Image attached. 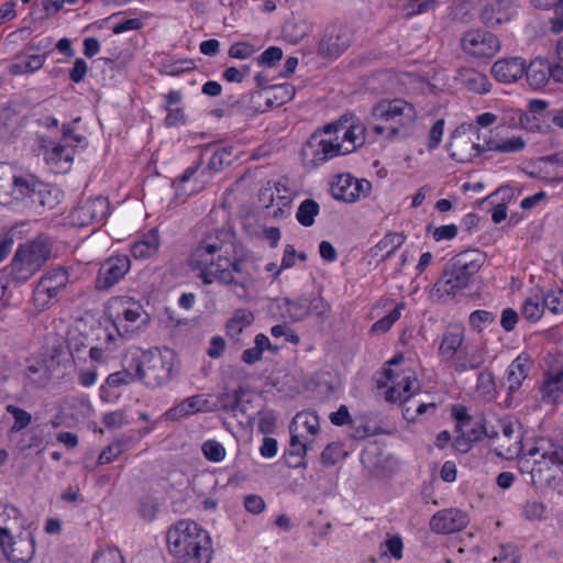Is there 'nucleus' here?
Instances as JSON below:
<instances>
[{"label":"nucleus","instance_id":"nucleus-4","mask_svg":"<svg viewBox=\"0 0 563 563\" xmlns=\"http://www.w3.org/2000/svg\"><path fill=\"white\" fill-rule=\"evenodd\" d=\"M402 360V355L394 356L384 365L382 376L377 378V387L385 388V399L389 402L407 404L420 390L416 372L401 367Z\"/></svg>","mask_w":563,"mask_h":563},{"label":"nucleus","instance_id":"nucleus-27","mask_svg":"<svg viewBox=\"0 0 563 563\" xmlns=\"http://www.w3.org/2000/svg\"><path fill=\"white\" fill-rule=\"evenodd\" d=\"M526 71V60L521 57L501 58L492 66L494 78L504 84L519 80Z\"/></svg>","mask_w":563,"mask_h":563},{"label":"nucleus","instance_id":"nucleus-12","mask_svg":"<svg viewBox=\"0 0 563 563\" xmlns=\"http://www.w3.org/2000/svg\"><path fill=\"white\" fill-rule=\"evenodd\" d=\"M501 432L493 430L496 454L507 460L520 456L523 453L522 437L518 423L504 420L500 421Z\"/></svg>","mask_w":563,"mask_h":563},{"label":"nucleus","instance_id":"nucleus-50","mask_svg":"<svg viewBox=\"0 0 563 563\" xmlns=\"http://www.w3.org/2000/svg\"><path fill=\"white\" fill-rule=\"evenodd\" d=\"M404 542L399 534H387V538L379 545V551L383 556H391L395 560L402 558Z\"/></svg>","mask_w":563,"mask_h":563},{"label":"nucleus","instance_id":"nucleus-29","mask_svg":"<svg viewBox=\"0 0 563 563\" xmlns=\"http://www.w3.org/2000/svg\"><path fill=\"white\" fill-rule=\"evenodd\" d=\"M320 423L319 417L311 411H302L298 412L290 426L289 432L294 434V438L297 439H306L314 441L316 435L319 433Z\"/></svg>","mask_w":563,"mask_h":563},{"label":"nucleus","instance_id":"nucleus-8","mask_svg":"<svg viewBox=\"0 0 563 563\" xmlns=\"http://www.w3.org/2000/svg\"><path fill=\"white\" fill-rule=\"evenodd\" d=\"M523 455L531 457L539 456V459H534L533 466L530 471L532 483L549 482L553 476L549 475L544 477L543 473L550 471L552 467L560 468L563 466V446L549 439L540 438Z\"/></svg>","mask_w":563,"mask_h":563},{"label":"nucleus","instance_id":"nucleus-9","mask_svg":"<svg viewBox=\"0 0 563 563\" xmlns=\"http://www.w3.org/2000/svg\"><path fill=\"white\" fill-rule=\"evenodd\" d=\"M34 186L32 175H16L9 164L0 163V205L31 197Z\"/></svg>","mask_w":563,"mask_h":563},{"label":"nucleus","instance_id":"nucleus-10","mask_svg":"<svg viewBox=\"0 0 563 563\" xmlns=\"http://www.w3.org/2000/svg\"><path fill=\"white\" fill-rule=\"evenodd\" d=\"M84 137L79 134H71L70 129L63 126V141L60 143H52L51 147L43 144L45 148L44 159L49 169L56 174L66 173L71 165L75 150L74 143L79 144Z\"/></svg>","mask_w":563,"mask_h":563},{"label":"nucleus","instance_id":"nucleus-34","mask_svg":"<svg viewBox=\"0 0 563 563\" xmlns=\"http://www.w3.org/2000/svg\"><path fill=\"white\" fill-rule=\"evenodd\" d=\"M159 249V236L156 230H151L131 245V254L135 260H147Z\"/></svg>","mask_w":563,"mask_h":563},{"label":"nucleus","instance_id":"nucleus-3","mask_svg":"<svg viewBox=\"0 0 563 563\" xmlns=\"http://www.w3.org/2000/svg\"><path fill=\"white\" fill-rule=\"evenodd\" d=\"M371 115L375 121L385 124H374L373 131L378 135L406 137L410 134L418 118L416 107L402 98L382 99L372 108Z\"/></svg>","mask_w":563,"mask_h":563},{"label":"nucleus","instance_id":"nucleus-11","mask_svg":"<svg viewBox=\"0 0 563 563\" xmlns=\"http://www.w3.org/2000/svg\"><path fill=\"white\" fill-rule=\"evenodd\" d=\"M344 155L341 147L324 133V128L311 134L302 148V156L310 158L312 167H320L328 161Z\"/></svg>","mask_w":563,"mask_h":563},{"label":"nucleus","instance_id":"nucleus-53","mask_svg":"<svg viewBox=\"0 0 563 563\" xmlns=\"http://www.w3.org/2000/svg\"><path fill=\"white\" fill-rule=\"evenodd\" d=\"M203 456L212 462L219 463L225 459L227 451L224 446L217 440H207L201 445Z\"/></svg>","mask_w":563,"mask_h":563},{"label":"nucleus","instance_id":"nucleus-43","mask_svg":"<svg viewBox=\"0 0 563 563\" xmlns=\"http://www.w3.org/2000/svg\"><path fill=\"white\" fill-rule=\"evenodd\" d=\"M347 46L349 41L344 35L328 33L320 43V51L330 57H338Z\"/></svg>","mask_w":563,"mask_h":563},{"label":"nucleus","instance_id":"nucleus-63","mask_svg":"<svg viewBox=\"0 0 563 563\" xmlns=\"http://www.w3.org/2000/svg\"><path fill=\"white\" fill-rule=\"evenodd\" d=\"M91 563H125L118 548H107L97 552Z\"/></svg>","mask_w":563,"mask_h":563},{"label":"nucleus","instance_id":"nucleus-57","mask_svg":"<svg viewBox=\"0 0 563 563\" xmlns=\"http://www.w3.org/2000/svg\"><path fill=\"white\" fill-rule=\"evenodd\" d=\"M7 411L11 413L14 418V423L10 430L11 433L19 432L20 430L24 429L30 424L32 420L31 413L13 405H8Z\"/></svg>","mask_w":563,"mask_h":563},{"label":"nucleus","instance_id":"nucleus-40","mask_svg":"<svg viewBox=\"0 0 563 563\" xmlns=\"http://www.w3.org/2000/svg\"><path fill=\"white\" fill-rule=\"evenodd\" d=\"M268 89L273 92V98L269 96L266 97L265 93L262 92L253 95L254 99L265 98L268 108L283 106L290 101L296 95V89L291 84L274 85Z\"/></svg>","mask_w":563,"mask_h":563},{"label":"nucleus","instance_id":"nucleus-60","mask_svg":"<svg viewBox=\"0 0 563 563\" xmlns=\"http://www.w3.org/2000/svg\"><path fill=\"white\" fill-rule=\"evenodd\" d=\"M427 232L432 234V238L435 242H441V241L453 240L457 235L459 229L453 223L440 225L437 228H432V225H428Z\"/></svg>","mask_w":563,"mask_h":563},{"label":"nucleus","instance_id":"nucleus-5","mask_svg":"<svg viewBox=\"0 0 563 563\" xmlns=\"http://www.w3.org/2000/svg\"><path fill=\"white\" fill-rule=\"evenodd\" d=\"M139 380L155 389L167 384L172 378L175 354L170 349H152L142 354V358L133 357Z\"/></svg>","mask_w":563,"mask_h":563},{"label":"nucleus","instance_id":"nucleus-31","mask_svg":"<svg viewBox=\"0 0 563 563\" xmlns=\"http://www.w3.org/2000/svg\"><path fill=\"white\" fill-rule=\"evenodd\" d=\"M208 401L201 395H195L169 408L165 413L167 420H179L196 412L206 410Z\"/></svg>","mask_w":563,"mask_h":563},{"label":"nucleus","instance_id":"nucleus-33","mask_svg":"<svg viewBox=\"0 0 563 563\" xmlns=\"http://www.w3.org/2000/svg\"><path fill=\"white\" fill-rule=\"evenodd\" d=\"M456 79L465 89L475 93L484 95L492 88L488 77L473 69L460 70Z\"/></svg>","mask_w":563,"mask_h":563},{"label":"nucleus","instance_id":"nucleus-14","mask_svg":"<svg viewBox=\"0 0 563 563\" xmlns=\"http://www.w3.org/2000/svg\"><path fill=\"white\" fill-rule=\"evenodd\" d=\"M67 283L68 273L64 267L58 266L46 272L37 282V310L55 305Z\"/></svg>","mask_w":563,"mask_h":563},{"label":"nucleus","instance_id":"nucleus-15","mask_svg":"<svg viewBox=\"0 0 563 563\" xmlns=\"http://www.w3.org/2000/svg\"><path fill=\"white\" fill-rule=\"evenodd\" d=\"M0 550L11 563H29L35 553V540L31 532L13 539L8 529L0 528Z\"/></svg>","mask_w":563,"mask_h":563},{"label":"nucleus","instance_id":"nucleus-24","mask_svg":"<svg viewBox=\"0 0 563 563\" xmlns=\"http://www.w3.org/2000/svg\"><path fill=\"white\" fill-rule=\"evenodd\" d=\"M468 521L467 515L460 509H443L432 516L430 528L435 533L450 534L463 530Z\"/></svg>","mask_w":563,"mask_h":563},{"label":"nucleus","instance_id":"nucleus-47","mask_svg":"<svg viewBox=\"0 0 563 563\" xmlns=\"http://www.w3.org/2000/svg\"><path fill=\"white\" fill-rule=\"evenodd\" d=\"M320 207L313 199H305L298 207L296 219L302 227H311L319 214Z\"/></svg>","mask_w":563,"mask_h":563},{"label":"nucleus","instance_id":"nucleus-56","mask_svg":"<svg viewBox=\"0 0 563 563\" xmlns=\"http://www.w3.org/2000/svg\"><path fill=\"white\" fill-rule=\"evenodd\" d=\"M493 561L495 563H519L520 555L517 547L509 543L500 544Z\"/></svg>","mask_w":563,"mask_h":563},{"label":"nucleus","instance_id":"nucleus-55","mask_svg":"<svg viewBox=\"0 0 563 563\" xmlns=\"http://www.w3.org/2000/svg\"><path fill=\"white\" fill-rule=\"evenodd\" d=\"M55 256L57 252L54 251V241L48 236L37 235V266Z\"/></svg>","mask_w":563,"mask_h":563},{"label":"nucleus","instance_id":"nucleus-22","mask_svg":"<svg viewBox=\"0 0 563 563\" xmlns=\"http://www.w3.org/2000/svg\"><path fill=\"white\" fill-rule=\"evenodd\" d=\"M517 13L518 8L512 0H489L479 11V20L487 27L494 29L510 22Z\"/></svg>","mask_w":563,"mask_h":563},{"label":"nucleus","instance_id":"nucleus-20","mask_svg":"<svg viewBox=\"0 0 563 563\" xmlns=\"http://www.w3.org/2000/svg\"><path fill=\"white\" fill-rule=\"evenodd\" d=\"M131 262L128 255H113L100 266L96 277L98 290H109L118 284L130 271Z\"/></svg>","mask_w":563,"mask_h":563},{"label":"nucleus","instance_id":"nucleus-37","mask_svg":"<svg viewBox=\"0 0 563 563\" xmlns=\"http://www.w3.org/2000/svg\"><path fill=\"white\" fill-rule=\"evenodd\" d=\"M269 200V205H266V208L272 209L269 211V214L274 219H284L290 213V206H291V198L290 196H280L278 195L277 198H274L272 188H264L261 191L260 200L265 201V199Z\"/></svg>","mask_w":563,"mask_h":563},{"label":"nucleus","instance_id":"nucleus-7","mask_svg":"<svg viewBox=\"0 0 563 563\" xmlns=\"http://www.w3.org/2000/svg\"><path fill=\"white\" fill-rule=\"evenodd\" d=\"M449 156L461 164L471 163L486 150L478 143V129L472 123L459 125L446 144Z\"/></svg>","mask_w":563,"mask_h":563},{"label":"nucleus","instance_id":"nucleus-61","mask_svg":"<svg viewBox=\"0 0 563 563\" xmlns=\"http://www.w3.org/2000/svg\"><path fill=\"white\" fill-rule=\"evenodd\" d=\"M35 58L33 54L19 55L15 57L14 62L10 66V71L13 75H23L33 73L34 68L32 63Z\"/></svg>","mask_w":563,"mask_h":563},{"label":"nucleus","instance_id":"nucleus-39","mask_svg":"<svg viewBox=\"0 0 563 563\" xmlns=\"http://www.w3.org/2000/svg\"><path fill=\"white\" fill-rule=\"evenodd\" d=\"M312 440L295 439L294 434H290L289 449L287 451V465L292 468L306 466L305 455L308 450L312 449Z\"/></svg>","mask_w":563,"mask_h":563},{"label":"nucleus","instance_id":"nucleus-32","mask_svg":"<svg viewBox=\"0 0 563 563\" xmlns=\"http://www.w3.org/2000/svg\"><path fill=\"white\" fill-rule=\"evenodd\" d=\"M525 74L531 88L541 89L551 78V64L543 58H536L529 66L526 65Z\"/></svg>","mask_w":563,"mask_h":563},{"label":"nucleus","instance_id":"nucleus-30","mask_svg":"<svg viewBox=\"0 0 563 563\" xmlns=\"http://www.w3.org/2000/svg\"><path fill=\"white\" fill-rule=\"evenodd\" d=\"M485 363V353L482 349L464 344L448 368L457 373L478 369Z\"/></svg>","mask_w":563,"mask_h":563},{"label":"nucleus","instance_id":"nucleus-36","mask_svg":"<svg viewBox=\"0 0 563 563\" xmlns=\"http://www.w3.org/2000/svg\"><path fill=\"white\" fill-rule=\"evenodd\" d=\"M212 152L208 162L210 170L219 172L225 166H229L233 158V146L225 144H207L203 146L202 152Z\"/></svg>","mask_w":563,"mask_h":563},{"label":"nucleus","instance_id":"nucleus-42","mask_svg":"<svg viewBox=\"0 0 563 563\" xmlns=\"http://www.w3.org/2000/svg\"><path fill=\"white\" fill-rule=\"evenodd\" d=\"M271 347V341L264 333H258L254 339V346L243 351L241 360L247 365H253L262 360L264 351Z\"/></svg>","mask_w":563,"mask_h":563},{"label":"nucleus","instance_id":"nucleus-52","mask_svg":"<svg viewBox=\"0 0 563 563\" xmlns=\"http://www.w3.org/2000/svg\"><path fill=\"white\" fill-rule=\"evenodd\" d=\"M542 399L555 404L563 399V383L545 378L541 386Z\"/></svg>","mask_w":563,"mask_h":563},{"label":"nucleus","instance_id":"nucleus-26","mask_svg":"<svg viewBox=\"0 0 563 563\" xmlns=\"http://www.w3.org/2000/svg\"><path fill=\"white\" fill-rule=\"evenodd\" d=\"M484 263L485 254L478 250L472 249L456 254L448 264L473 283L475 275L479 272Z\"/></svg>","mask_w":563,"mask_h":563},{"label":"nucleus","instance_id":"nucleus-13","mask_svg":"<svg viewBox=\"0 0 563 563\" xmlns=\"http://www.w3.org/2000/svg\"><path fill=\"white\" fill-rule=\"evenodd\" d=\"M114 303L118 309L112 320L113 327L120 338L129 339L146 320L143 309L140 303L130 299H117Z\"/></svg>","mask_w":563,"mask_h":563},{"label":"nucleus","instance_id":"nucleus-23","mask_svg":"<svg viewBox=\"0 0 563 563\" xmlns=\"http://www.w3.org/2000/svg\"><path fill=\"white\" fill-rule=\"evenodd\" d=\"M139 380V373L135 368L133 357L129 364L121 371L111 373L106 378V382L99 388V395L103 402H113L118 400L119 394L114 393L113 389Z\"/></svg>","mask_w":563,"mask_h":563},{"label":"nucleus","instance_id":"nucleus-51","mask_svg":"<svg viewBox=\"0 0 563 563\" xmlns=\"http://www.w3.org/2000/svg\"><path fill=\"white\" fill-rule=\"evenodd\" d=\"M406 303L404 301L398 302L396 307L385 317L377 320L373 325L371 331L374 333H385L388 331L396 321L401 317V311L405 309Z\"/></svg>","mask_w":563,"mask_h":563},{"label":"nucleus","instance_id":"nucleus-2","mask_svg":"<svg viewBox=\"0 0 563 563\" xmlns=\"http://www.w3.org/2000/svg\"><path fill=\"white\" fill-rule=\"evenodd\" d=\"M169 553L178 563H210L212 541L207 530L191 520H179L166 534Z\"/></svg>","mask_w":563,"mask_h":563},{"label":"nucleus","instance_id":"nucleus-35","mask_svg":"<svg viewBox=\"0 0 563 563\" xmlns=\"http://www.w3.org/2000/svg\"><path fill=\"white\" fill-rule=\"evenodd\" d=\"M406 241V236L399 232H389L385 234L372 249L371 254L374 257H380L382 261L394 254Z\"/></svg>","mask_w":563,"mask_h":563},{"label":"nucleus","instance_id":"nucleus-16","mask_svg":"<svg viewBox=\"0 0 563 563\" xmlns=\"http://www.w3.org/2000/svg\"><path fill=\"white\" fill-rule=\"evenodd\" d=\"M461 45L474 58H492L500 51V41L492 32L471 30L464 33Z\"/></svg>","mask_w":563,"mask_h":563},{"label":"nucleus","instance_id":"nucleus-62","mask_svg":"<svg viewBox=\"0 0 563 563\" xmlns=\"http://www.w3.org/2000/svg\"><path fill=\"white\" fill-rule=\"evenodd\" d=\"M410 405H406L402 409V416L408 421H413L417 417L426 413L429 409H434L433 404L409 401Z\"/></svg>","mask_w":563,"mask_h":563},{"label":"nucleus","instance_id":"nucleus-25","mask_svg":"<svg viewBox=\"0 0 563 563\" xmlns=\"http://www.w3.org/2000/svg\"><path fill=\"white\" fill-rule=\"evenodd\" d=\"M463 346L464 330L457 325L448 327L438 349L440 362L448 367Z\"/></svg>","mask_w":563,"mask_h":563},{"label":"nucleus","instance_id":"nucleus-18","mask_svg":"<svg viewBox=\"0 0 563 563\" xmlns=\"http://www.w3.org/2000/svg\"><path fill=\"white\" fill-rule=\"evenodd\" d=\"M372 184L366 179H357L351 174H340L331 183V196L335 200L355 202L371 192Z\"/></svg>","mask_w":563,"mask_h":563},{"label":"nucleus","instance_id":"nucleus-48","mask_svg":"<svg viewBox=\"0 0 563 563\" xmlns=\"http://www.w3.org/2000/svg\"><path fill=\"white\" fill-rule=\"evenodd\" d=\"M540 297L545 309L552 313L563 312V290L560 288H552L548 291L538 289Z\"/></svg>","mask_w":563,"mask_h":563},{"label":"nucleus","instance_id":"nucleus-17","mask_svg":"<svg viewBox=\"0 0 563 563\" xmlns=\"http://www.w3.org/2000/svg\"><path fill=\"white\" fill-rule=\"evenodd\" d=\"M110 212L107 198L99 196L91 198L69 212L68 219L74 227H88L101 223Z\"/></svg>","mask_w":563,"mask_h":563},{"label":"nucleus","instance_id":"nucleus-41","mask_svg":"<svg viewBox=\"0 0 563 563\" xmlns=\"http://www.w3.org/2000/svg\"><path fill=\"white\" fill-rule=\"evenodd\" d=\"M545 308L538 290L528 296L522 305L521 313L523 318L534 323L541 319Z\"/></svg>","mask_w":563,"mask_h":563},{"label":"nucleus","instance_id":"nucleus-54","mask_svg":"<svg viewBox=\"0 0 563 563\" xmlns=\"http://www.w3.org/2000/svg\"><path fill=\"white\" fill-rule=\"evenodd\" d=\"M306 306L308 308V316H314L320 319L327 318L331 311V305L321 296L307 297Z\"/></svg>","mask_w":563,"mask_h":563},{"label":"nucleus","instance_id":"nucleus-45","mask_svg":"<svg viewBox=\"0 0 563 563\" xmlns=\"http://www.w3.org/2000/svg\"><path fill=\"white\" fill-rule=\"evenodd\" d=\"M307 296H300L296 299L284 300V316L292 322L302 321L308 317Z\"/></svg>","mask_w":563,"mask_h":563},{"label":"nucleus","instance_id":"nucleus-44","mask_svg":"<svg viewBox=\"0 0 563 563\" xmlns=\"http://www.w3.org/2000/svg\"><path fill=\"white\" fill-rule=\"evenodd\" d=\"M254 321L253 313L247 309H239L234 312L233 317L227 323V333L231 338H235L242 331L251 325Z\"/></svg>","mask_w":563,"mask_h":563},{"label":"nucleus","instance_id":"nucleus-59","mask_svg":"<svg viewBox=\"0 0 563 563\" xmlns=\"http://www.w3.org/2000/svg\"><path fill=\"white\" fill-rule=\"evenodd\" d=\"M476 389L484 396H490L495 391V376L492 371L485 369L477 374Z\"/></svg>","mask_w":563,"mask_h":563},{"label":"nucleus","instance_id":"nucleus-21","mask_svg":"<svg viewBox=\"0 0 563 563\" xmlns=\"http://www.w3.org/2000/svg\"><path fill=\"white\" fill-rule=\"evenodd\" d=\"M10 276L18 283H25L35 274V241L30 240L18 246L11 261Z\"/></svg>","mask_w":563,"mask_h":563},{"label":"nucleus","instance_id":"nucleus-38","mask_svg":"<svg viewBox=\"0 0 563 563\" xmlns=\"http://www.w3.org/2000/svg\"><path fill=\"white\" fill-rule=\"evenodd\" d=\"M526 145V140L522 136L516 135L503 140H487L484 143V148L500 154H516L522 152Z\"/></svg>","mask_w":563,"mask_h":563},{"label":"nucleus","instance_id":"nucleus-19","mask_svg":"<svg viewBox=\"0 0 563 563\" xmlns=\"http://www.w3.org/2000/svg\"><path fill=\"white\" fill-rule=\"evenodd\" d=\"M470 282L462 273H459L446 264L440 278L433 284L429 296L434 301H445L453 298L459 291L467 288Z\"/></svg>","mask_w":563,"mask_h":563},{"label":"nucleus","instance_id":"nucleus-49","mask_svg":"<svg viewBox=\"0 0 563 563\" xmlns=\"http://www.w3.org/2000/svg\"><path fill=\"white\" fill-rule=\"evenodd\" d=\"M196 67L192 59H177L174 62H165L159 65L158 71L165 76L176 77L186 71L194 70Z\"/></svg>","mask_w":563,"mask_h":563},{"label":"nucleus","instance_id":"nucleus-58","mask_svg":"<svg viewBox=\"0 0 563 563\" xmlns=\"http://www.w3.org/2000/svg\"><path fill=\"white\" fill-rule=\"evenodd\" d=\"M519 123L529 132H542L545 128L543 118L529 111L520 113Z\"/></svg>","mask_w":563,"mask_h":563},{"label":"nucleus","instance_id":"nucleus-1","mask_svg":"<svg viewBox=\"0 0 563 563\" xmlns=\"http://www.w3.org/2000/svg\"><path fill=\"white\" fill-rule=\"evenodd\" d=\"M225 238L227 233L221 230L205 235L191 251L189 266L198 271V277L205 285L219 283L230 286L238 297L243 298L253 288L258 268L249 254L229 256Z\"/></svg>","mask_w":563,"mask_h":563},{"label":"nucleus","instance_id":"nucleus-28","mask_svg":"<svg viewBox=\"0 0 563 563\" xmlns=\"http://www.w3.org/2000/svg\"><path fill=\"white\" fill-rule=\"evenodd\" d=\"M531 362L527 354H519L507 367L504 385L511 395L520 389L528 377Z\"/></svg>","mask_w":563,"mask_h":563},{"label":"nucleus","instance_id":"nucleus-6","mask_svg":"<svg viewBox=\"0 0 563 563\" xmlns=\"http://www.w3.org/2000/svg\"><path fill=\"white\" fill-rule=\"evenodd\" d=\"M323 128L324 133L332 137L344 155L355 152L365 143V126L352 113H345Z\"/></svg>","mask_w":563,"mask_h":563},{"label":"nucleus","instance_id":"nucleus-64","mask_svg":"<svg viewBox=\"0 0 563 563\" xmlns=\"http://www.w3.org/2000/svg\"><path fill=\"white\" fill-rule=\"evenodd\" d=\"M283 57V51L278 46H269L256 59L260 66L273 67Z\"/></svg>","mask_w":563,"mask_h":563},{"label":"nucleus","instance_id":"nucleus-46","mask_svg":"<svg viewBox=\"0 0 563 563\" xmlns=\"http://www.w3.org/2000/svg\"><path fill=\"white\" fill-rule=\"evenodd\" d=\"M62 191L55 186L37 183V205L44 209L52 210L57 207Z\"/></svg>","mask_w":563,"mask_h":563}]
</instances>
